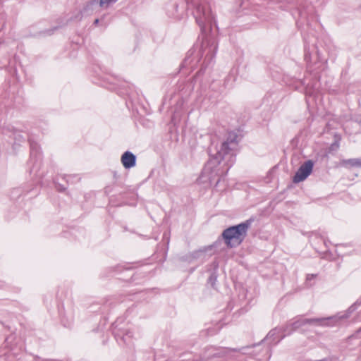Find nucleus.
Here are the masks:
<instances>
[{
  "label": "nucleus",
  "mask_w": 361,
  "mask_h": 361,
  "mask_svg": "<svg viewBox=\"0 0 361 361\" xmlns=\"http://www.w3.org/2000/svg\"><path fill=\"white\" fill-rule=\"evenodd\" d=\"M103 18H104V17H102L101 19H99V18L95 19L94 21V25H97L100 20L101 21L103 20Z\"/></svg>",
  "instance_id": "obj_22"
},
{
  "label": "nucleus",
  "mask_w": 361,
  "mask_h": 361,
  "mask_svg": "<svg viewBox=\"0 0 361 361\" xmlns=\"http://www.w3.org/2000/svg\"><path fill=\"white\" fill-rule=\"evenodd\" d=\"M13 139L15 140V142L19 144L21 142L25 140V137L21 134V133L17 130H14L13 132Z\"/></svg>",
  "instance_id": "obj_17"
},
{
  "label": "nucleus",
  "mask_w": 361,
  "mask_h": 361,
  "mask_svg": "<svg viewBox=\"0 0 361 361\" xmlns=\"http://www.w3.org/2000/svg\"><path fill=\"white\" fill-rule=\"evenodd\" d=\"M47 32H48V33H47L48 35H51L52 33L53 30H49Z\"/></svg>",
  "instance_id": "obj_26"
},
{
  "label": "nucleus",
  "mask_w": 361,
  "mask_h": 361,
  "mask_svg": "<svg viewBox=\"0 0 361 361\" xmlns=\"http://www.w3.org/2000/svg\"><path fill=\"white\" fill-rule=\"evenodd\" d=\"M317 56H318L319 59H320V54L319 51H317Z\"/></svg>",
  "instance_id": "obj_29"
},
{
  "label": "nucleus",
  "mask_w": 361,
  "mask_h": 361,
  "mask_svg": "<svg viewBox=\"0 0 361 361\" xmlns=\"http://www.w3.org/2000/svg\"><path fill=\"white\" fill-rule=\"evenodd\" d=\"M252 220L249 219L224 231L222 236L226 245L235 247L241 244L247 235Z\"/></svg>",
  "instance_id": "obj_4"
},
{
  "label": "nucleus",
  "mask_w": 361,
  "mask_h": 361,
  "mask_svg": "<svg viewBox=\"0 0 361 361\" xmlns=\"http://www.w3.org/2000/svg\"><path fill=\"white\" fill-rule=\"evenodd\" d=\"M283 335V332L282 328H275L269 332L265 339L269 344L276 345L283 338H282Z\"/></svg>",
  "instance_id": "obj_11"
},
{
  "label": "nucleus",
  "mask_w": 361,
  "mask_h": 361,
  "mask_svg": "<svg viewBox=\"0 0 361 361\" xmlns=\"http://www.w3.org/2000/svg\"><path fill=\"white\" fill-rule=\"evenodd\" d=\"M343 166L350 165V166H361V159H349L342 161Z\"/></svg>",
  "instance_id": "obj_15"
},
{
  "label": "nucleus",
  "mask_w": 361,
  "mask_h": 361,
  "mask_svg": "<svg viewBox=\"0 0 361 361\" xmlns=\"http://www.w3.org/2000/svg\"><path fill=\"white\" fill-rule=\"evenodd\" d=\"M361 305V302L357 301L352 305L346 311L341 312L336 315L326 318H312L307 319L302 317L295 318L294 320L289 321L286 326L282 328L283 335L282 338L290 335L292 333L305 325H319V326H334L340 324L343 320L348 319L350 314L355 312L357 307Z\"/></svg>",
  "instance_id": "obj_3"
},
{
  "label": "nucleus",
  "mask_w": 361,
  "mask_h": 361,
  "mask_svg": "<svg viewBox=\"0 0 361 361\" xmlns=\"http://www.w3.org/2000/svg\"><path fill=\"white\" fill-rule=\"evenodd\" d=\"M30 146V158L27 163L29 173L37 178H41L42 173H39L42 164V154L38 144L30 137L28 138Z\"/></svg>",
  "instance_id": "obj_6"
},
{
  "label": "nucleus",
  "mask_w": 361,
  "mask_h": 361,
  "mask_svg": "<svg viewBox=\"0 0 361 361\" xmlns=\"http://www.w3.org/2000/svg\"><path fill=\"white\" fill-rule=\"evenodd\" d=\"M173 7H174L175 8H177L178 6H177L176 4H173Z\"/></svg>",
  "instance_id": "obj_30"
},
{
  "label": "nucleus",
  "mask_w": 361,
  "mask_h": 361,
  "mask_svg": "<svg viewBox=\"0 0 361 361\" xmlns=\"http://www.w3.org/2000/svg\"><path fill=\"white\" fill-rule=\"evenodd\" d=\"M197 23L203 33L212 29L213 25H216L215 16L211 11L209 6L202 3L197 4L192 12Z\"/></svg>",
  "instance_id": "obj_5"
},
{
  "label": "nucleus",
  "mask_w": 361,
  "mask_h": 361,
  "mask_svg": "<svg viewBox=\"0 0 361 361\" xmlns=\"http://www.w3.org/2000/svg\"><path fill=\"white\" fill-rule=\"evenodd\" d=\"M35 360H40V357H38V356H36V357H35Z\"/></svg>",
  "instance_id": "obj_27"
},
{
  "label": "nucleus",
  "mask_w": 361,
  "mask_h": 361,
  "mask_svg": "<svg viewBox=\"0 0 361 361\" xmlns=\"http://www.w3.org/2000/svg\"><path fill=\"white\" fill-rule=\"evenodd\" d=\"M10 355H13V357H16L17 359L20 358V357H18V353H16L13 349H11Z\"/></svg>",
  "instance_id": "obj_21"
},
{
  "label": "nucleus",
  "mask_w": 361,
  "mask_h": 361,
  "mask_svg": "<svg viewBox=\"0 0 361 361\" xmlns=\"http://www.w3.org/2000/svg\"><path fill=\"white\" fill-rule=\"evenodd\" d=\"M216 279H217V276H216V273L213 272L211 274V275L208 279V281H209V283H211V285L212 286H214L215 282L216 281Z\"/></svg>",
  "instance_id": "obj_18"
},
{
  "label": "nucleus",
  "mask_w": 361,
  "mask_h": 361,
  "mask_svg": "<svg viewBox=\"0 0 361 361\" xmlns=\"http://www.w3.org/2000/svg\"><path fill=\"white\" fill-rule=\"evenodd\" d=\"M117 326L114 328V334L115 338L119 345H130L133 338V334L129 329L122 328L116 329Z\"/></svg>",
  "instance_id": "obj_8"
},
{
  "label": "nucleus",
  "mask_w": 361,
  "mask_h": 361,
  "mask_svg": "<svg viewBox=\"0 0 361 361\" xmlns=\"http://www.w3.org/2000/svg\"><path fill=\"white\" fill-rule=\"evenodd\" d=\"M118 0H90L86 7L85 10H94L99 7L102 8L106 9L111 4L116 3Z\"/></svg>",
  "instance_id": "obj_10"
},
{
  "label": "nucleus",
  "mask_w": 361,
  "mask_h": 361,
  "mask_svg": "<svg viewBox=\"0 0 361 361\" xmlns=\"http://www.w3.org/2000/svg\"><path fill=\"white\" fill-rule=\"evenodd\" d=\"M316 276V275H314V274H308L307 276V280H310L313 278H314Z\"/></svg>",
  "instance_id": "obj_23"
},
{
  "label": "nucleus",
  "mask_w": 361,
  "mask_h": 361,
  "mask_svg": "<svg viewBox=\"0 0 361 361\" xmlns=\"http://www.w3.org/2000/svg\"><path fill=\"white\" fill-rule=\"evenodd\" d=\"M306 361H329L327 359H322V360H306Z\"/></svg>",
  "instance_id": "obj_25"
},
{
  "label": "nucleus",
  "mask_w": 361,
  "mask_h": 361,
  "mask_svg": "<svg viewBox=\"0 0 361 361\" xmlns=\"http://www.w3.org/2000/svg\"><path fill=\"white\" fill-rule=\"evenodd\" d=\"M218 352L213 353L211 357H231L238 350L235 348H217Z\"/></svg>",
  "instance_id": "obj_14"
},
{
  "label": "nucleus",
  "mask_w": 361,
  "mask_h": 361,
  "mask_svg": "<svg viewBox=\"0 0 361 361\" xmlns=\"http://www.w3.org/2000/svg\"><path fill=\"white\" fill-rule=\"evenodd\" d=\"M305 59L306 61H309L311 59L310 54L305 49Z\"/></svg>",
  "instance_id": "obj_20"
},
{
  "label": "nucleus",
  "mask_w": 361,
  "mask_h": 361,
  "mask_svg": "<svg viewBox=\"0 0 361 361\" xmlns=\"http://www.w3.org/2000/svg\"><path fill=\"white\" fill-rule=\"evenodd\" d=\"M121 163L125 169H130L136 165V156L131 152H125L121 158Z\"/></svg>",
  "instance_id": "obj_13"
},
{
  "label": "nucleus",
  "mask_w": 361,
  "mask_h": 361,
  "mask_svg": "<svg viewBox=\"0 0 361 361\" xmlns=\"http://www.w3.org/2000/svg\"><path fill=\"white\" fill-rule=\"evenodd\" d=\"M219 181H220V178L218 179V180L216 181V185H217V184L219 183Z\"/></svg>",
  "instance_id": "obj_31"
},
{
  "label": "nucleus",
  "mask_w": 361,
  "mask_h": 361,
  "mask_svg": "<svg viewBox=\"0 0 361 361\" xmlns=\"http://www.w3.org/2000/svg\"><path fill=\"white\" fill-rule=\"evenodd\" d=\"M217 48L216 37L212 35L207 36L199 47H194L188 52L182 63V68H193L197 63H201L198 74L203 73L207 68L213 64Z\"/></svg>",
  "instance_id": "obj_2"
},
{
  "label": "nucleus",
  "mask_w": 361,
  "mask_h": 361,
  "mask_svg": "<svg viewBox=\"0 0 361 361\" xmlns=\"http://www.w3.org/2000/svg\"><path fill=\"white\" fill-rule=\"evenodd\" d=\"M286 1L290 4L291 8L297 10L300 17H305L306 9L310 6L307 0H286Z\"/></svg>",
  "instance_id": "obj_9"
},
{
  "label": "nucleus",
  "mask_w": 361,
  "mask_h": 361,
  "mask_svg": "<svg viewBox=\"0 0 361 361\" xmlns=\"http://www.w3.org/2000/svg\"><path fill=\"white\" fill-rule=\"evenodd\" d=\"M63 179H64L68 184L75 183L80 180V178L76 175H63L61 176Z\"/></svg>",
  "instance_id": "obj_16"
},
{
  "label": "nucleus",
  "mask_w": 361,
  "mask_h": 361,
  "mask_svg": "<svg viewBox=\"0 0 361 361\" xmlns=\"http://www.w3.org/2000/svg\"><path fill=\"white\" fill-rule=\"evenodd\" d=\"M207 258L206 249H200L195 250L184 257V260L192 263L196 260H200L202 262Z\"/></svg>",
  "instance_id": "obj_12"
},
{
  "label": "nucleus",
  "mask_w": 361,
  "mask_h": 361,
  "mask_svg": "<svg viewBox=\"0 0 361 361\" xmlns=\"http://www.w3.org/2000/svg\"><path fill=\"white\" fill-rule=\"evenodd\" d=\"M334 147H338V144L337 142H335V143L332 144L331 146V148H334Z\"/></svg>",
  "instance_id": "obj_24"
},
{
  "label": "nucleus",
  "mask_w": 361,
  "mask_h": 361,
  "mask_svg": "<svg viewBox=\"0 0 361 361\" xmlns=\"http://www.w3.org/2000/svg\"><path fill=\"white\" fill-rule=\"evenodd\" d=\"M212 350H214V348H212ZM214 350H216V353H217V352H218L217 349L214 348Z\"/></svg>",
  "instance_id": "obj_32"
},
{
  "label": "nucleus",
  "mask_w": 361,
  "mask_h": 361,
  "mask_svg": "<svg viewBox=\"0 0 361 361\" xmlns=\"http://www.w3.org/2000/svg\"><path fill=\"white\" fill-rule=\"evenodd\" d=\"M56 187L57 190L59 191H64L66 189V185H61L60 183H56Z\"/></svg>",
  "instance_id": "obj_19"
},
{
  "label": "nucleus",
  "mask_w": 361,
  "mask_h": 361,
  "mask_svg": "<svg viewBox=\"0 0 361 361\" xmlns=\"http://www.w3.org/2000/svg\"><path fill=\"white\" fill-rule=\"evenodd\" d=\"M238 137L235 133H228L226 140L221 144L220 149H214L215 152H213L212 147L209 149L210 159L203 169L202 177L207 178L209 183L216 176L226 175L235 163Z\"/></svg>",
  "instance_id": "obj_1"
},
{
  "label": "nucleus",
  "mask_w": 361,
  "mask_h": 361,
  "mask_svg": "<svg viewBox=\"0 0 361 361\" xmlns=\"http://www.w3.org/2000/svg\"><path fill=\"white\" fill-rule=\"evenodd\" d=\"M245 1H243V2L242 3V4L240 5V6H245Z\"/></svg>",
  "instance_id": "obj_28"
},
{
  "label": "nucleus",
  "mask_w": 361,
  "mask_h": 361,
  "mask_svg": "<svg viewBox=\"0 0 361 361\" xmlns=\"http://www.w3.org/2000/svg\"><path fill=\"white\" fill-rule=\"evenodd\" d=\"M314 163L312 160H307L302 164L293 178V181L298 183L305 180L311 173L313 169Z\"/></svg>",
  "instance_id": "obj_7"
}]
</instances>
